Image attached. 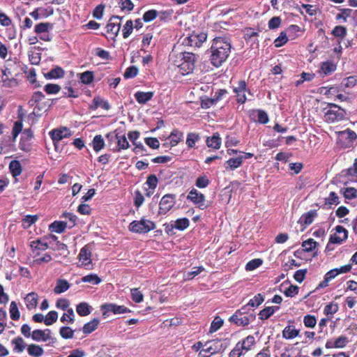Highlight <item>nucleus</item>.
I'll return each instance as SVG.
<instances>
[{"instance_id":"nucleus-38","label":"nucleus","mask_w":357,"mask_h":357,"mask_svg":"<svg viewBox=\"0 0 357 357\" xmlns=\"http://www.w3.org/2000/svg\"><path fill=\"white\" fill-rule=\"evenodd\" d=\"M66 227V223L64 222H58L55 221L50 225V229L52 231H55L56 233L63 232Z\"/></svg>"},{"instance_id":"nucleus-13","label":"nucleus","mask_w":357,"mask_h":357,"mask_svg":"<svg viewBox=\"0 0 357 357\" xmlns=\"http://www.w3.org/2000/svg\"><path fill=\"white\" fill-rule=\"evenodd\" d=\"M50 135L52 140L54 142V143H56L61 141L63 138L70 137L71 133L66 128H63L61 129L52 130L50 132Z\"/></svg>"},{"instance_id":"nucleus-55","label":"nucleus","mask_w":357,"mask_h":357,"mask_svg":"<svg viewBox=\"0 0 357 357\" xmlns=\"http://www.w3.org/2000/svg\"><path fill=\"white\" fill-rule=\"evenodd\" d=\"M304 325L308 328H314L317 324V320L314 316L307 314L303 319Z\"/></svg>"},{"instance_id":"nucleus-16","label":"nucleus","mask_w":357,"mask_h":357,"mask_svg":"<svg viewBox=\"0 0 357 357\" xmlns=\"http://www.w3.org/2000/svg\"><path fill=\"white\" fill-rule=\"evenodd\" d=\"M1 82L3 86L6 87H13L17 84V80L12 77L11 72L8 68L3 70Z\"/></svg>"},{"instance_id":"nucleus-37","label":"nucleus","mask_w":357,"mask_h":357,"mask_svg":"<svg viewBox=\"0 0 357 357\" xmlns=\"http://www.w3.org/2000/svg\"><path fill=\"white\" fill-rule=\"evenodd\" d=\"M253 115L257 117L258 122L261 123H266L268 121V116L266 112L258 109L253 112Z\"/></svg>"},{"instance_id":"nucleus-6","label":"nucleus","mask_w":357,"mask_h":357,"mask_svg":"<svg viewBox=\"0 0 357 357\" xmlns=\"http://www.w3.org/2000/svg\"><path fill=\"white\" fill-rule=\"evenodd\" d=\"M174 204V197L172 195L167 194L162 197L160 202L159 212L165 214L169 211Z\"/></svg>"},{"instance_id":"nucleus-2","label":"nucleus","mask_w":357,"mask_h":357,"mask_svg":"<svg viewBox=\"0 0 357 357\" xmlns=\"http://www.w3.org/2000/svg\"><path fill=\"white\" fill-rule=\"evenodd\" d=\"M211 50V63L218 67L228 58L231 50V44L225 38H216L213 40Z\"/></svg>"},{"instance_id":"nucleus-41","label":"nucleus","mask_w":357,"mask_h":357,"mask_svg":"<svg viewBox=\"0 0 357 357\" xmlns=\"http://www.w3.org/2000/svg\"><path fill=\"white\" fill-rule=\"evenodd\" d=\"M264 301V297L261 294H258L248 303L247 306L257 307L260 305Z\"/></svg>"},{"instance_id":"nucleus-52","label":"nucleus","mask_w":357,"mask_h":357,"mask_svg":"<svg viewBox=\"0 0 357 357\" xmlns=\"http://www.w3.org/2000/svg\"><path fill=\"white\" fill-rule=\"evenodd\" d=\"M192 269L193 271L188 272L186 274H185V280H191L204 270L203 266L194 267Z\"/></svg>"},{"instance_id":"nucleus-29","label":"nucleus","mask_w":357,"mask_h":357,"mask_svg":"<svg viewBox=\"0 0 357 357\" xmlns=\"http://www.w3.org/2000/svg\"><path fill=\"white\" fill-rule=\"evenodd\" d=\"M99 324L98 319H93L91 321L86 323L83 326L82 331L84 334H89L94 331Z\"/></svg>"},{"instance_id":"nucleus-64","label":"nucleus","mask_w":357,"mask_h":357,"mask_svg":"<svg viewBox=\"0 0 357 357\" xmlns=\"http://www.w3.org/2000/svg\"><path fill=\"white\" fill-rule=\"evenodd\" d=\"M349 342V340L346 336H340L335 340V348H343Z\"/></svg>"},{"instance_id":"nucleus-10","label":"nucleus","mask_w":357,"mask_h":357,"mask_svg":"<svg viewBox=\"0 0 357 357\" xmlns=\"http://www.w3.org/2000/svg\"><path fill=\"white\" fill-rule=\"evenodd\" d=\"M336 232L331 236L330 242L332 243H341L347 238V231L342 226L335 227Z\"/></svg>"},{"instance_id":"nucleus-61","label":"nucleus","mask_w":357,"mask_h":357,"mask_svg":"<svg viewBox=\"0 0 357 357\" xmlns=\"http://www.w3.org/2000/svg\"><path fill=\"white\" fill-rule=\"evenodd\" d=\"M346 199H351L357 197V190L354 188H347L343 192Z\"/></svg>"},{"instance_id":"nucleus-5","label":"nucleus","mask_w":357,"mask_h":357,"mask_svg":"<svg viewBox=\"0 0 357 357\" xmlns=\"http://www.w3.org/2000/svg\"><path fill=\"white\" fill-rule=\"evenodd\" d=\"M155 228V225L153 222L145 219H142L140 221H133L129 226V229L136 233H147Z\"/></svg>"},{"instance_id":"nucleus-15","label":"nucleus","mask_w":357,"mask_h":357,"mask_svg":"<svg viewBox=\"0 0 357 357\" xmlns=\"http://www.w3.org/2000/svg\"><path fill=\"white\" fill-rule=\"evenodd\" d=\"M50 333L51 331L50 329H46L45 331L38 329L35 330L32 332L31 338L35 341L38 342L43 340L45 342L51 338Z\"/></svg>"},{"instance_id":"nucleus-19","label":"nucleus","mask_w":357,"mask_h":357,"mask_svg":"<svg viewBox=\"0 0 357 357\" xmlns=\"http://www.w3.org/2000/svg\"><path fill=\"white\" fill-rule=\"evenodd\" d=\"M153 96V92L138 91L135 94V97L139 104L146 103L152 98Z\"/></svg>"},{"instance_id":"nucleus-63","label":"nucleus","mask_w":357,"mask_h":357,"mask_svg":"<svg viewBox=\"0 0 357 357\" xmlns=\"http://www.w3.org/2000/svg\"><path fill=\"white\" fill-rule=\"evenodd\" d=\"M288 40L287 35L284 32H282L280 36L275 40L274 44L277 47L282 46Z\"/></svg>"},{"instance_id":"nucleus-18","label":"nucleus","mask_w":357,"mask_h":357,"mask_svg":"<svg viewBox=\"0 0 357 357\" xmlns=\"http://www.w3.org/2000/svg\"><path fill=\"white\" fill-rule=\"evenodd\" d=\"M38 294L35 292H31L25 297V302L27 308L33 309L37 307L38 305Z\"/></svg>"},{"instance_id":"nucleus-49","label":"nucleus","mask_w":357,"mask_h":357,"mask_svg":"<svg viewBox=\"0 0 357 357\" xmlns=\"http://www.w3.org/2000/svg\"><path fill=\"white\" fill-rule=\"evenodd\" d=\"M223 324V320L219 317H216L214 320L212 321L210 331L211 333H213L217 331Z\"/></svg>"},{"instance_id":"nucleus-53","label":"nucleus","mask_w":357,"mask_h":357,"mask_svg":"<svg viewBox=\"0 0 357 357\" xmlns=\"http://www.w3.org/2000/svg\"><path fill=\"white\" fill-rule=\"evenodd\" d=\"M130 291L131 298L134 302L141 303L143 301L144 296L142 293L138 290V289H132Z\"/></svg>"},{"instance_id":"nucleus-39","label":"nucleus","mask_w":357,"mask_h":357,"mask_svg":"<svg viewBox=\"0 0 357 357\" xmlns=\"http://www.w3.org/2000/svg\"><path fill=\"white\" fill-rule=\"evenodd\" d=\"M38 217V215H26L22 220V227L24 229L29 228L33 223L36 222Z\"/></svg>"},{"instance_id":"nucleus-36","label":"nucleus","mask_w":357,"mask_h":357,"mask_svg":"<svg viewBox=\"0 0 357 357\" xmlns=\"http://www.w3.org/2000/svg\"><path fill=\"white\" fill-rule=\"evenodd\" d=\"M93 146L95 151L98 152L105 146V141L103 137L100 135H96L93 140Z\"/></svg>"},{"instance_id":"nucleus-42","label":"nucleus","mask_w":357,"mask_h":357,"mask_svg":"<svg viewBox=\"0 0 357 357\" xmlns=\"http://www.w3.org/2000/svg\"><path fill=\"white\" fill-rule=\"evenodd\" d=\"M83 282H89L92 284H98L101 282V279L96 274H89L82 278Z\"/></svg>"},{"instance_id":"nucleus-1","label":"nucleus","mask_w":357,"mask_h":357,"mask_svg":"<svg viewBox=\"0 0 357 357\" xmlns=\"http://www.w3.org/2000/svg\"><path fill=\"white\" fill-rule=\"evenodd\" d=\"M169 57L173 64L179 68L182 75H188L193 72L197 60L194 54L188 52H179L178 48L174 47Z\"/></svg>"},{"instance_id":"nucleus-8","label":"nucleus","mask_w":357,"mask_h":357,"mask_svg":"<svg viewBox=\"0 0 357 357\" xmlns=\"http://www.w3.org/2000/svg\"><path fill=\"white\" fill-rule=\"evenodd\" d=\"M121 20V17L117 15H113L109 21V23L107 24V32L111 33L112 35L116 36L119 32L121 28V23L119 22Z\"/></svg>"},{"instance_id":"nucleus-45","label":"nucleus","mask_w":357,"mask_h":357,"mask_svg":"<svg viewBox=\"0 0 357 357\" xmlns=\"http://www.w3.org/2000/svg\"><path fill=\"white\" fill-rule=\"evenodd\" d=\"M189 226V220L187 218H181L178 219L174 222V225L173 226L174 228H176L178 230H183L186 229Z\"/></svg>"},{"instance_id":"nucleus-3","label":"nucleus","mask_w":357,"mask_h":357,"mask_svg":"<svg viewBox=\"0 0 357 357\" xmlns=\"http://www.w3.org/2000/svg\"><path fill=\"white\" fill-rule=\"evenodd\" d=\"M255 318V316L254 314H248V306L245 305L238 310L229 320L238 326H246L250 324V319H254Z\"/></svg>"},{"instance_id":"nucleus-58","label":"nucleus","mask_w":357,"mask_h":357,"mask_svg":"<svg viewBox=\"0 0 357 357\" xmlns=\"http://www.w3.org/2000/svg\"><path fill=\"white\" fill-rule=\"evenodd\" d=\"M80 79L84 84H90L93 79V74L91 71H86L81 74Z\"/></svg>"},{"instance_id":"nucleus-35","label":"nucleus","mask_w":357,"mask_h":357,"mask_svg":"<svg viewBox=\"0 0 357 357\" xmlns=\"http://www.w3.org/2000/svg\"><path fill=\"white\" fill-rule=\"evenodd\" d=\"M51 248L54 251H59L61 255H63L65 257L68 254L66 245L61 243L60 241H56L51 246Z\"/></svg>"},{"instance_id":"nucleus-48","label":"nucleus","mask_w":357,"mask_h":357,"mask_svg":"<svg viewBox=\"0 0 357 357\" xmlns=\"http://www.w3.org/2000/svg\"><path fill=\"white\" fill-rule=\"evenodd\" d=\"M10 317L13 320H17L20 318V312L15 301H12L10 306Z\"/></svg>"},{"instance_id":"nucleus-12","label":"nucleus","mask_w":357,"mask_h":357,"mask_svg":"<svg viewBox=\"0 0 357 357\" xmlns=\"http://www.w3.org/2000/svg\"><path fill=\"white\" fill-rule=\"evenodd\" d=\"M246 84L245 81H240L238 86L234 88V92L236 94L237 102L244 103L246 101L245 96Z\"/></svg>"},{"instance_id":"nucleus-34","label":"nucleus","mask_w":357,"mask_h":357,"mask_svg":"<svg viewBox=\"0 0 357 357\" xmlns=\"http://www.w3.org/2000/svg\"><path fill=\"white\" fill-rule=\"evenodd\" d=\"M30 246L33 252H35L38 250H45L49 248L47 242H42L39 239L31 241Z\"/></svg>"},{"instance_id":"nucleus-28","label":"nucleus","mask_w":357,"mask_h":357,"mask_svg":"<svg viewBox=\"0 0 357 357\" xmlns=\"http://www.w3.org/2000/svg\"><path fill=\"white\" fill-rule=\"evenodd\" d=\"M27 351L30 356L33 357H39L44 353V350L41 347L34 344H30L27 347Z\"/></svg>"},{"instance_id":"nucleus-40","label":"nucleus","mask_w":357,"mask_h":357,"mask_svg":"<svg viewBox=\"0 0 357 357\" xmlns=\"http://www.w3.org/2000/svg\"><path fill=\"white\" fill-rule=\"evenodd\" d=\"M255 343V337L252 335L248 336L241 344L240 347L242 349L245 351H248L250 349L251 347Z\"/></svg>"},{"instance_id":"nucleus-7","label":"nucleus","mask_w":357,"mask_h":357,"mask_svg":"<svg viewBox=\"0 0 357 357\" xmlns=\"http://www.w3.org/2000/svg\"><path fill=\"white\" fill-rule=\"evenodd\" d=\"M187 199L192 201L194 204L198 205V206L202 209L206 207L204 195L202 193L199 192L195 189L190 190L187 197Z\"/></svg>"},{"instance_id":"nucleus-14","label":"nucleus","mask_w":357,"mask_h":357,"mask_svg":"<svg viewBox=\"0 0 357 357\" xmlns=\"http://www.w3.org/2000/svg\"><path fill=\"white\" fill-rule=\"evenodd\" d=\"M106 137L109 140H112L114 138L117 139L118 151L121 149H126L129 146V143L124 135H119L118 134L114 135V133H109Z\"/></svg>"},{"instance_id":"nucleus-24","label":"nucleus","mask_w":357,"mask_h":357,"mask_svg":"<svg viewBox=\"0 0 357 357\" xmlns=\"http://www.w3.org/2000/svg\"><path fill=\"white\" fill-rule=\"evenodd\" d=\"M299 334V331L295 329L291 326H288L285 327L282 331V337L285 339L289 340L293 339L298 336Z\"/></svg>"},{"instance_id":"nucleus-46","label":"nucleus","mask_w":357,"mask_h":357,"mask_svg":"<svg viewBox=\"0 0 357 357\" xmlns=\"http://www.w3.org/2000/svg\"><path fill=\"white\" fill-rule=\"evenodd\" d=\"M12 343L15 345V350H16L17 352H22L24 351L25 348V344L24 342V340L18 337L15 339H13L12 340Z\"/></svg>"},{"instance_id":"nucleus-56","label":"nucleus","mask_w":357,"mask_h":357,"mask_svg":"<svg viewBox=\"0 0 357 357\" xmlns=\"http://www.w3.org/2000/svg\"><path fill=\"white\" fill-rule=\"evenodd\" d=\"M133 29V23L132 20H128L123 29V36L124 38H128L132 33Z\"/></svg>"},{"instance_id":"nucleus-20","label":"nucleus","mask_w":357,"mask_h":357,"mask_svg":"<svg viewBox=\"0 0 357 357\" xmlns=\"http://www.w3.org/2000/svg\"><path fill=\"white\" fill-rule=\"evenodd\" d=\"M183 137V133L177 130H173L169 136L167 137V140H169L170 146H176Z\"/></svg>"},{"instance_id":"nucleus-25","label":"nucleus","mask_w":357,"mask_h":357,"mask_svg":"<svg viewBox=\"0 0 357 357\" xmlns=\"http://www.w3.org/2000/svg\"><path fill=\"white\" fill-rule=\"evenodd\" d=\"M316 215L317 214L315 211H310L307 213L303 215L300 218L298 222L301 223V225H308L313 222V220Z\"/></svg>"},{"instance_id":"nucleus-11","label":"nucleus","mask_w":357,"mask_h":357,"mask_svg":"<svg viewBox=\"0 0 357 357\" xmlns=\"http://www.w3.org/2000/svg\"><path fill=\"white\" fill-rule=\"evenodd\" d=\"M45 98L44 94L40 91H37L33 93L32 98L29 101V104L30 106H35V108H37L38 111H41L45 109L47 105L45 104L44 105L41 103V101ZM36 109H34L35 110Z\"/></svg>"},{"instance_id":"nucleus-26","label":"nucleus","mask_w":357,"mask_h":357,"mask_svg":"<svg viewBox=\"0 0 357 357\" xmlns=\"http://www.w3.org/2000/svg\"><path fill=\"white\" fill-rule=\"evenodd\" d=\"M243 157L242 155H239L238 156L231 158L227 161V164L228 165L227 167H226V169H229L231 170H234L238 167H240L242 164Z\"/></svg>"},{"instance_id":"nucleus-31","label":"nucleus","mask_w":357,"mask_h":357,"mask_svg":"<svg viewBox=\"0 0 357 357\" xmlns=\"http://www.w3.org/2000/svg\"><path fill=\"white\" fill-rule=\"evenodd\" d=\"M64 75V70L61 67H56L52 69L45 75V77L48 79L61 78Z\"/></svg>"},{"instance_id":"nucleus-17","label":"nucleus","mask_w":357,"mask_h":357,"mask_svg":"<svg viewBox=\"0 0 357 357\" xmlns=\"http://www.w3.org/2000/svg\"><path fill=\"white\" fill-rule=\"evenodd\" d=\"M91 252L88 245L83 247L79 254V259L82 262V265L87 266L91 264Z\"/></svg>"},{"instance_id":"nucleus-44","label":"nucleus","mask_w":357,"mask_h":357,"mask_svg":"<svg viewBox=\"0 0 357 357\" xmlns=\"http://www.w3.org/2000/svg\"><path fill=\"white\" fill-rule=\"evenodd\" d=\"M58 314L56 311H50L46 316L44 322L45 325L50 326L56 321Z\"/></svg>"},{"instance_id":"nucleus-57","label":"nucleus","mask_w":357,"mask_h":357,"mask_svg":"<svg viewBox=\"0 0 357 357\" xmlns=\"http://www.w3.org/2000/svg\"><path fill=\"white\" fill-rule=\"evenodd\" d=\"M332 33L335 37L344 38L347 34V29L342 26H337L333 29Z\"/></svg>"},{"instance_id":"nucleus-27","label":"nucleus","mask_w":357,"mask_h":357,"mask_svg":"<svg viewBox=\"0 0 357 357\" xmlns=\"http://www.w3.org/2000/svg\"><path fill=\"white\" fill-rule=\"evenodd\" d=\"M77 312L82 317L89 315L91 312V307L86 303L82 302L77 305Z\"/></svg>"},{"instance_id":"nucleus-33","label":"nucleus","mask_w":357,"mask_h":357,"mask_svg":"<svg viewBox=\"0 0 357 357\" xmlns=\"http://www.w3.org/2000/svg\"><path fill=\"white\" fill-rule=\"evenodd\" d=\"M70 287L69 283L64 280H59L57 281L56 285L54 289V291L55 294H61L66 290H68Z\"/></svg>"},{"instance_id":"nucleus-51","label":"nucleus","mask_w":357,"mask_h":357,"mask_svg":"<svg viewBox=\"0 0 357 357\" xmlns=\"http://www.w3.org/2000/svg\"><path fill=\"white\" fill-rule=\"evenodd\" d=\"M75 314L73 309H68L66 313H64L61 317V321L63 323H73L74 321Z\"/></svg>"},{"instance_id":"nucleus-62","label":"nucleus","mask_w":357,"mask_h":357,"mask_svg":"<svg viewBox=\"0 0 357 357\" xmlns=\"http://www.w3.org/2000/svg\"><path fill=\"white\" fill-rule=\"evenodd\" d=\"M52 24L48 22L40 23L36 26L35 31L37 33H45L50 28H52Z\"/></svg>"},{"instance_id":"nucleus-47","label":"nucleus","mask_w":357,"mask_h":357,"mask_svg":"<svg viewBox=\"0 0 357 357\" xmlns=\"http://www.w3.org/2000/svg\"><path fill=\"white\" fill-rule=\"evenodd\" d=\"M59 333L64 339H70L73 337L74 331L70 327L63 326L60 328Z\"/></svg>"},{"instance_id":"nucleus-4","label":"nucleus","mask_w":357,"mask_h":357,"mask_svg":"<svg viewBox=\"0 0 357 357\" xmlns=\"http://www.w3.org/2000/svg\"><path fill=\"white\" fill-rule=\"evenodd\" d=\"M346 115L344 109L335 104H329V109L325 114L326 121L333 123L342 120Z\"/></svg>"},{"instance_id":"nucleus-32","label":"nucleus","mask_w":357,"mask_h":357,"mask_svg":"<svg viewBox=\"0 0 357 357\" xmlns=\"http://www.w3.org/2000/svg\"><path fill=\"white\" fill-rule=\"evenodd\" d=\"M9 169L14 177H16L22 173V166L19 161L12 160L9 165Z\"/></svg>"},{"instance_id":"nucleus-30","label":"nucleus","mask_w":357,"mask_h":357,"mask_svg":"<svg viewBox=\"0 0 357 357\" xmlns=\"http://www.w3.org/2000/svg\"><path fill=\"white\" fill-rule=\"evenodd\" d=\"M336 69V66L331 61L323 62L321 65V72L326 75L334 72Z\"/></svg>"},{"instance_id":"nucleus-22","label":"nucleus","mask_w":357,"mask_h":357,"mask_svg":"<svg viewBox=\"0 0 357 357\" xmlns=\"http://www.w3.org/2000/svg\"><path fill=\"white\" fill-rule=\"evenodd\" d=\"M211 344L206 349L202 350V351H204L206 353H211L213 354L215 353H218L220 351V347H222V344H220L219 340H213L211 342H206V345Z\"/></svg>"},{"instance_id":"nucleus-43","label":"nucleus","mask_w":357,"mask_h":357,"mask_svg":"<svg viewBox=\"0 0 357 357\" xmlns=\"http://www.w3.org/2000/svg\"><path fill=\"white\" fill-rule=\"evenodd\" d=\"M199 139V136L197 133L190 132L188 134L186 144L189 148H192L195 143Z\"/></svg>"},{"instance_id":"nucleus-50","label":"nucleus","mask_w":357,"mask_h":357,"mask_svg":"<svg viewBox=\"0 0 357 357\" xmlns=\"http://www.w3.org/2000/svg\"><path fill=\"white\" fill-rule=\"evenodd\" d=\"M317 243L312 238H309L303 242L302 246L306 252H310L315 248Z\"/></svg>"},{"instance_id":"nucleus-23","label":"nucleus","mask_w":357,"mask_h":357,"mask_svg":"<svg viewBox=\"0 0 357 357\" xmlns=\"http://www.w3.org/2000/svg\"><path fill=\"white\" fill-rule=\"evenodd\" d=\"M100 107L106 110L109 109V105L107 102L104 101L99 97L94 98L92 104L89 106V108L91 109H96Z\"/></svg>"},{"instance_id":"nucleus-60","label":"nucleus","mask_w":357,"mask_h":357,"mask_svg":"<svg viewBox=\"0 0 357 357\" xmlns=\"http://www.w3.org/2000/svg\"><path fill=\"white\" fill-rule=\"evenodd\" d=\"M158 15V12L155 10H149L146 11L143 15V20L145 22H149L153 20Z\"/></svg>"},{"instance_id":"nucleus-21","label":"nucleus","mask_w":357,"mask_h":357,"mask_svg":"<svg viewBox=\"0 0 357 357\" xmlns=\"http://www.w3.org/2000/svg\"><path fill=\"white\" fill-rule=\"evenodd\" d=\"M206 144L208 147L218 149L221 145V138L218 133H215L211 137H208Z\"/></svg>"},{"instance_id":"nucleus-9","label":"nucleus","mask_w":357,"mask_h":357,"mask_svg":"<svg viewBox=\"0 0 357 357\" xmlns=\"http://www.w3.org/2000/svg\"><path fill=\"white\" fill-rule=\"evenodd\" d=\"M102 310H105V312H103V316L105 317L106 313L109 312H112L114 314H123L126 312H130V310L128 309L126 307L123 305H117L114 303H106L101 306Z\"/></svg>"},{"instance_id":"nucleus-59","label":"nucleus","mask_w":357,"mask_h":357,"mask_svg":"<svg viewBox=\"0 0 357 357\" xmlns=\"http://www.w3.org/2000/svg\"><path fill=\"white\" fill-rule=\"evenodd\" d=\"M262 264V260L260 259H255L250 261L245 266L247 271H253L258 268Z\"/></svg>"},{"instance_id":"nucleus-54","label":"nucleus","mask_w":357,"mask_h":357,"mask_svg":"<svg viewBox=\"0 0 357 357\" xmlns=\"http://www.w3.org/2000/svg\"><path fill=\"white\" fill-rule=\"evenodd\" d=\"M61 90V87L58 84H47L45 86V91L48 94H56Z\"/></svg>"}]
</instances>
